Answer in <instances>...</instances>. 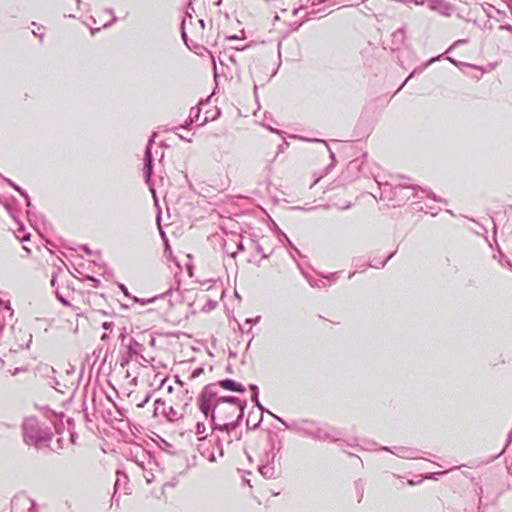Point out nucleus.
<instances>
[{
  "instance_id": "1",
  "label": "nucleus",
  "mask_w": 512,
  "mask_h": 512,
  "mask_svg": "<svg viewBox=\"0 0 512 512\" xmlns=\"http://www.w3.org/2000/svg\"><path fill=\"white\" fill-rule=\"evenodd\" d=\"M198 407L205 418H211L213 430L229 433L243 417L245 402L236 397L219 396L215 385L206 386L197 399Z\"/></svg>"
},
{
  "instance_id": "2",
  "label": "nucleus",
  "mask_w": 512,
  "mask_h": 512,
  "mask_svg": "<svg viewBox=\"0 0 512 512\" xmlns=\"http://www.w3.org/2000/svg\"><path fill=\"white\" fill-rule=\"evenodd\" d=\"M24 441L28 445L41 447L47 445L52 432L48 426L42 425L35 417H27L22 424Z\"/></svg>"
},
{
  "instance_id": "3",
  "label": "nucleus",
  "mask_w": 512,
  "mask_h": 512,
  "mask_svg": "<svg viewBox=\"0 0 512 512\" xmlns=\"http://www.w3.org/2000/svg\"><path fill=\"white\" fill-rule=\"evenodd\" d=\"M195 434L197 435V450L199 453L206 458L209 462H216V456L214 451H210L207 447V426L204 422L198 421L195 427Z\"/></svg>"
},
{
  "instance_id": "4",
  "label": "nucleus",
  "mask_w": 512,
  "mask_h": 512,
  "mask_svg": "<svg viewBox=\"0 0 512 512\" xmlns=\"http://www.w3.org/2000/svg\"><path fill=\"white\" fill-rule=\"evenodd\" d=\"M277 420H279L282 424L286 426L287 429H290L302 436L313 437V433L316 430L317 425L309 420H300L297 422H293L292 424H287L280 417L273 415Z\"/></svg>"
},
{
  "instance_id": "5",
  "label": "nucleus",
  "mask_w": 512,
  "mask_h": 512,
  "mask_svg": "<svg viewBox=\"0 0 512 512\" xmlns=\"http://www.w3.org/2000/svg\"><path fill=\"white\" fill-rule=\"evenodd\" d=\"M207 447H209L210 451L215 452L216 459L224 454L222 439L218 434L212 433L210 435V438L207 439Z\"/></svg>"
},
{
  "instance_id": "6",
  "label": "nucleus",
  "mask_w": 512,
  "mask_h": 512,
  "mask_svg": "<svg viewBox=\"0 0 512 512\" xmlns=\"http://www.w3.org/2000/svg\"><path fill=\"white\" fill-rule=\"evenodd\" d=\"M313 439L319 441H330L334 442L337 440V437L333 434L332 430H329L326 427L317 426L316 430L313 433Z\"/></svg>"
},
{
  "instance_id": "7",
  "label": "nucleus",
  "mask_w": 512,
  "mask_h": 512,
  "mask_svg": "<svg viewBox=\"0 0 512 512\" xmlns=\"http://www.w3.org/2000/svg\"><path fill=\"white\" fill-rule=\"evenodd\" d=\"M153 140L150 139L149 143L146 147L145 156H144V176L146 178V182L149 183L151 174H152V156H151V146Z\"/></svg>"
},
{
  "instance_id": "8",
  "label": "nucleus",
  "mask_w": 512,
  "mask_h": 512,
  "mask_svg": "<svg viewBox=\"0 0 512 512\" xmlns=\"http://www.w3.org/2000/svg\"><path fill=\"white\" fill-rule=\"evenodd\" d=\"M449 471L452 473L453 481H460L464 486L472 483L473 478L469 473L459 471V467H450Z\"/></svg>"
},
{
  "instance_id": "9",
  "label": "nucleus",
  "mask_w": 512,
  "mask_h": 512,
  "mask_svg": "<svg viewBox=\"0 0 512 512\" xmlns=\"http://www.w3.org/2000/svg\"><path fill=\"white\" fill-rule=\"evenodd\" d=\"M214 385L216 386L217 391H218L217 387H221L223 389L230 390V391H237V392L245 391L244 387L241 384L235 382L232 379L221 380L217 384H214Z\"/></svg>"
},
{
  "instance_id": "10",
  "label": "nucleus",
  "mask_w": 512,
  "mask_h": 512,
  "mask_svg": "<svg viewBox=\"0 0 512 512\" xmlns=\"http://www.w3.org/2000/svg\"><path fill=\"white\" fill-rule=\"evenodd\" d=\"M427 6L441 15H448V4L443 0H427Z\"/></svg>"
},
{
  "instance_id": "11",
  "label": "nucleus",
  "mask_w": 512,
  "mask_h": 512,
  "mask_svg": "<svg viewBox=\"0 0 512 512\" xmlns=\"http://www.w3.org/2000/svg\"><path fill=\"white\" fill-rule=\"evenodd\" d=\"M144 350V347L142 344L137 342L134 339H131L129 345H128V355L129 357L138 356L141 354V352Z\"/></svg>"
},
{
  "instance_id": "12",
  "label": "nucleus",
  "mask_w": 512,
  "mask_h": 512,
  "mask_svg": "<svg viewBox=\"0 0 512 512\" xmlns=\"http://www.w3.org/2000/svg\"><path fill=\"white\" fill-rule=\"evenodd\" d=\"M446 54H447V51H446V52H444L443 54H441V55L438 57V59H439V58H441V57H444ZM435 60H437V58H432V59H430V60L426 63V65H425L423 68H417V69H415V70H414V71H413V72L408 76V78L405 80V82L401 85V87L399 88V90H400V89H401V88H402V87L407 83V81H408V80H410V79L413 77V75H414L415 73H417V72H422V71L424 70V68H426L427 66H429L430 64H432Z\"/></svg>"
},
{
  "instance_id": "13",
  "label": "nucleus",
  "mask_w": 512,
  "mask_h": 512,
  "mask_svg": "<svg viewBox=\"0 0 512 512\" xmlns=\"http://www.w3.org/2000/svg\"><path fill=\"white\" fill-rule=\"evenodd\" d=\"M260 473L266 478H272L275 475V470L272 466L262 465L259 468Z\"/></svg>"
},
{
  "instance_id": "14",
  "label": "nucleus",
  "mask_w": 512,
  "mask_h": 512,
  "mask_svg": "<svg viewBox=\"0 0 512 512\" xmlns=\"http://www.w3.org/2000/svg\"><path fill=\"white\" fill-rule=\"evenodd\" d=\"M392 37H393L394 43L402 44L404 42V39H405V31H404V29L396 30L393 33Z\"/></svg>"
},
{
  "instance_id": "15",
  "label": "nucleus",
  "mask_w": 512,
  "mask_h": 512,
  "mask_svg": "<svg viewBox=\"0 0 512 512\" xmlns=\"http://www.w3.org/2000/svg\"><path fill=\"white\" fill-rule=\"evenodd\" d=\"M6 181L9 183V185L11 187H13L16 191H18L26 199L27 206H30V199H29V196L27 195V193L25 191H23L18 185L13 183L11 180L7 179Z\"/></svg>"
},
{
  "instance_id": "16",
  "label": "nucleus",
  "mask_w": 512,
  "mask_h": 512,
  "mask_svg": "<svg viewBox=\"0 0 512 512\" xmlns=\"http://www.w3.org/2000/svg\"><path fill=\"white\" fill-rule=\"evenodd\" d=\"M139 466L143 469V477L145 478L148 484L154 481V474L152 472L146 471L143 464H139Z\"/></svg>"
},
{
  "instance_id": "17",
  "label": "nucleus",
  "mask_w": 512,
  "mask_h": 512,
  "mask_svg": "<svg viewBox=\"0 0 512 512\" xmlns=\"http://www.w3.org/2000/svg\"><path fill=\"white\" fill-rule=\"evenodd\" d=\"M473 231L478 235H483L484 238L487 240V229L483 225L477 223V229H473Z\"/></svg>"
},
{
  "instance_id": "18",
  "label": "nucleus",
  "mask_w": 512,
  "mask_h": 512,
  "mask_svg": "<svg viewBox=\"0 0 512 512\" xmlns=\"http://www.w3.org/2000/svg\"><path fill=\"white\" fill-rule=\"evenodd\" d=\"M393 454L402 457V458H410L411 452L407 449H401L399 452H393Z\"/></svg>"
},
{
  "instance_id": "19",
  "label": "nucleus",
  "mask_w": 512,
  "mask_h": 512,
  "mask_svg": "<svg viewBox=\"0 0 512 512\" xmlns=\"http://www.w3.org/2000/svg\"><path fill=\"white\" fill-rule=\"evenodd\" d=\"M55 294H56V297L57 299L65 306H70V303L63 297V295L58 291L56 290L55 291Z\"/></svg>"
},
{
  "instance_id": "20",
  "label": "nucleus",
  "mask_w": 512,
  "mask_h": 512,
  "mask_svg": "<svg viewBox=\"0 0 512 512\" xmlns=\"http://www.w3.org/2000/svg\"><path fill=\"white\" fill-rule=\"evenodd\" d=\"M203 372L202 368H197L192 372L191 378H197Z\"/></svg>"
},
{
  "instance_id": "21",
  "label": "nucleus",
  "mask_w": 512,
  "mask_h": 512,
  "mask_svg": "<svg viewBox=\"0 0 512 512\" xmlns=\"http://www.w3.org/2000/svg\"><path fill=\"white\" fill-rule=\"evenodd\" d=\"M16 237L20 240V241H28L29 238H30V235L29 234H23L22 236L20 234H17Z\"/></svg>"
},
{
  "instance_id": "22",
  "label": "nucleus",
  "mask_w": 512,
  "mask_h": 512,
  "mask_svg": "<svg viewBox=\"0 0 512 512\" xmlns=\"http://www.w3.org/2000/svg\"><path fill=\"white\" fill-rule=\"evenodd\" d=\"M134 301L136 302H140L142 305L146 304V303H151L154 301V298H151V299H147V300H140L138 299L137 297H134Z\"/></svg>"
},
{
  "instance_id": "23",
  "label": "nucleus",
  "mask_w": 512,
  "mask_h": 512,
  "mask_svg": "<svg viewBox=\"0 0 512 512\" xmlns=\"http://www.w3.org/2000/svg\"><path fill=\"white\" fill-rule=\"evenodd\" d=\"M112 325L113 323L112 322H104L102 324V327L105 329V330H110L112 328Z\"/></svg>"
},
{
  "instance_id": "24",
  "label": "nucleus",
  "mask_w": 512,
  "mask_h": 512,
  "mask_svg": "<svg viewBox=\"0 0 512 512\" xmlns=\"http://www.w3.org/2000/svg\"><path fill=\"white\" fill-rule=\"evenodd\" d=\"M149 399H150V397H149V396H147L144 400H142V402H141V403L137 404V406H138L139 408H143V407L146 405V403L149 401Z\"/></svg>"
},
{
  "instance_id": "25",
  "label": "nucleus",
  "mask_w": 512,
  "mask_h": 512,
  "mask_svg": "<svg viewBox=\"0 0 512 512\" xmlns=\"http://www.w3.org/2000/svg\"><path fill=\"white\" fill-rule=\"evenodd\" d=\"M500 29L507 30L512 33V26L510 24L501 25Z\"/></svg>"
},
{
  "instance_id": "26",
  "label": "nucleus",
  "mask_w": 512,
  "mask_h": 512,
  "mask_svg": "<svg viewBox=\"0 0 512 512\" xmlns=\"http://www.w3.org/2000/svg\"><path fill=\"white\" fill-rule=\"evenodd\" d=\"M324 1L325 0H308V2H310L312 6H316Z\"/></svg>"
},
{
  "instance_id": "27",
  "label": "nucleus",
  "mask_w": 512,
  "mask_h": 512,
  "mask_svg": "<svg viewBox=\"0 0 512 512\" xmlns=\"http://www.w3.org/2000/svg\"><path fill=\"white\" fill-rule=\"evenodd\" d=\"M216 305H217L216 301H209L207 304L209 310L213 309Z\"/></svg>"
},
{
  "instance_id": "28",
  "label": "nucleus",
  "mask_w": 512,
  "mask_h": 512,
  "mask_svg": "<svg viewBox=\"0 0 512 512\" xmlns=\"http://www.w3.org/2000/svg\"><path fill=\"white\" fill-rule=\"evenodd\" d=\"M139 356L141 358V362H140L141 365H145L146 363H149V360L147 358H145L143 355L140 354Z\"/></svg>"
},
{
  "instance_id": "29",
  "label": "nucleus",
  "mask_w": 512,
  "mask_h": 512,
  "mask_svg": "<svg viewBox=\"0 0 512 512\" xmlns=\"http://www.w3.org/2000/svg\"><path fill=\"white\" fill-rule=\"evenodd\" d=\"M463 42H465V40H459V41H456L452 46H450V51H451L454 47L458 46L459 44H462Z\"/></svg>"
},
{
  "instance_id": "30",
  "label": "nucleus",
  "mask_w": 512,
  "mask_h": 512,
  "mask_svg": "<svg viewBox=\"0 0 512 512\" xmlns=\"http://www.w3.org/2000/svg\"><path fill=\"white\" fill-rule=\"evenodd\" d=\"M115 21H116V17H113V19L110 22L104 24L103 27L107 28V27L111 26Z\"/></svg>"
},
{
  "instance_id": "31",
  "label": "nucleus",
  "mask_w": 512,
  "mask_h": 512,
  "mask_svg": "<svg viewBox=\"0 0 512 512\" xmlns=\"http://www.w3.org/2000/svg\"><path fill=\"white\" fill-rule=\"evenodd\" d=\"M250 389L253 391V393H259L258 387L255 384H251Z\"/></svg>"
},
{
  "instance_id": "32",
  "label": "nucleus",
  "mask_w": 512,
  "mask_h": 512,
  "mask_svg": "<svg viewBox=\"0 0 512 512\" xmlns=\"http://www.w3.org/2000/svg\"><path fill=\"white\" fill-rule=\"evenodd\" d=\"M444 472H441L440 474H443ZM437 473H430V474H427L425 475V479H433L434 478V475H436Z\"/></svg>"
},
{
  "instance_id": "33",
  "label": "nucleus",
  "mask_w": 512,
  "mask_h": 512,
  "mask_svg": "<svg viewBox=\"0 0 512 512\" xmlns=\"http://www.w3.org/2000/svg\"><path fill=\"white\" fill-rule=\"evenodd\" d=\"M258 394L259 393H253V395H252V401L255 402V404L257 403V401H259Z\"/></svg>"
},
{
  "instance_id": "34",
  "label": "nucleus",
  "mask_w": 512,
  "mask_h": 512,
  "mask_svg": "<svg viewBox=\"0 0 512 512\" xmlns=\"http://www.w3.org/2000/svg\"><path fill=\"white\" fill-rule=\"evenodd\" d=\"M56 281H57V279H56V275H53V276H52V279H51V286H52V287H55V286H56Z\"/></svg>"
},
{
  "instance_id": "35",
  "label": "nucleus",
  "mask_w": 512,
  "mask_h": 512,
  "mask_svg": "<svg viewBox=\"0 0 512 512\" xmlns=\"http://www.w3.org/2000/svg\"><path fill=\"white\" fill-rule=\"evenodd\" d=\"M237 248H238L239 251H243L244 250V246H243L241 241L237 244Z\"/></svg>"
},
{
  "instance_id": "36",
  "label": "nucleus",
  "mask_w": 512,
  "mask_h": 512,
  "mask_svg": "<svg viewBox=\"0 0 512 512\" xmlns=\"http://www.w3.org/2000/svg\"><path fill=\"white\" fill-rule=\"evenodd\" d=\"M33 34H34L35 36H38V37L40 38V40H42V39H43V34H39V31H33Z\"/></svg>"
},
{
  "instance_id": "37",
  "label": "nucleus",
  "mask_w": 512,
  "mask_h": 512,
  "mask_svg": "<svg viewBox=\"0 0 512 512\" xmlns=\"http://www.w3.org/2000/svg\"><path fill=\"white\" fill-rule=\"evenodd\" d=\"M256 406H257L261 411H264V407L262 406V404H261L259 401H257Z\"/></svg>"
},
{
  "instance_id": "38",
  "label": "nucleus",
  "mask_w": 512,
  "mask_h": 512,
  "mask_svg": "<svg viewBox=\"0 0 512 512\" xmlns=\"http://www.w3.org/2000/svg\"><path fill=\"white\" fill-rule=\"evenodd\" d=\"M123 292L125 293V295H128V291H127V288L125 286H121Z\"/></svg>"
},
{
  "instance_id": "39",
  "label": "nucleus",
  "mask_w": 512,
  "mask_h": 512,
  "mask_svg": "<svg viewBox=\"0 0 512 512\" xmlns=\"http://www.w3.org/2000/svg\"><path fill=\"white\" fill-rule=\"evenodd\" d=\"M392 256H393V254L389 255V256H388V258L383 262L382 266H384V265L387 263V261H388L390 258H392Z\"/></svg>"
},
{
  "instance_id": "40",
  "label": "nucleus",
  "mask_w": 512,
  "mask_h": 512,
  "mask_svg": "<svg viewBox=\"0 0 512 512\" xmlns=\"http://www.w3.org/2000/svg\"><path fill=\"white\" fill-rule=\"evenodd\" d=\"M449 61H450V63H453V64H455V65H457V64H458V62H457V61H455L454 59H452L451 57L449 58Z\"/></svg>"
},
{
  "instance_id": "41",
  "label": "nucleus",
  "mask_w": 512,
  "mask_h": 512,
  "mask_svg": "<svg viewBox=\"0 0 512 512\" xmlns=\"http://www.w3.org/2000/svg\"><path fill=\"white\" fill-rule=\"evenodd\" d=\"M182 38L186 42V33L184 31L182 32Z\"/></svg>"
},
{
  "instance_id": "42",
  "label": "nucleus",
  "mask_w": 512,
  "mask_h": 512,
  "mask_svg": "<svg viewBox=\"0 0 512 512\" xmlns=\"http://www.w3.org/2000/svg\"><path fill=\"white\" fill-rule=\"evenodd\" d=\"M408 484H409V485H411V486H413V485H415V482H414L413 480H409V481H408Z\"/></svg>"
},
{
  "instance_id": "43",
  "label": "nucleus",
  "mask_w": 512,
  "mask_h": 512,
  "mask_svg": "<svg viewBox=\"0 0 512 512\" xmlns=\"http://www.w3.org/2000/svg\"><path fill=\"white\" fill-rule=\"evenodd\" d=\"M150 190L153 193V195L155 196V191H154V189L151 186H150Z\"/></svg>"
},
{
  "instance_id": "44",
  "label": "nucleus",
  "mask_w": 512,
  "mask_h": 512,
  "mask_svg": "<svg viewBox=\"0 0 512 512\" xmlns=\"http://www.w3.org/2000/svg\"><path fill=\"white\" fill-rule=\"evenodd\" d=\"M350 206H351V205H350V204H348V205L344 206V207H343V209H348V208H350Z\"/></svg>"
},
{
  "instance_id": "45",
  "label": "nucleus",
  "mask_w": 512,
  "mask_h": 512,
  "mask_svg": "<svg viewBox=\"0 0 512 512\" xmlns=\"http://www.w3.org/2000/svg\"><path fill=\"white\" fill-rule=\"evenodd\" d=\"M382 450L389 451L388 447H382Z\"/></svg>"
},
{
  "instance_id": "46",
  "label": "nucleus",
  "mask_w": 512,
  "mask_h": 512,
  "mask_svg": "<svg viewBox=\"0 0 512 512\" xmlns=\"http://www.w3.org/2000/svg\"><path fill=\"white\" fill-rule=\"evenodd\" d=\"M235 255H236V252L231 253L232 257H235Z\"/></svg>"
},
{
  "instance_id": "47",
  "label": "nucleus",
  "mask_w": 512,
  "mask_h": 512,
  "mask_svg": "<svg viewBox=\"0 0 512 512\" xmlns=\"http://www.w3.org/2000/svg\"><path fill=\"white\" fill-rule=\"evenodd\" d=\"M354 274H355V272L351 273V274L349 275V278H352V276H353Z\"/></svg>"
},
{
  "instance_id": "48",
  "label": "nucleus",
  "mask_w": 512,
  "mask_h": 512,
  "mask_svg": "<svg viewBox=\"0 0 512 512\" xmlns=\"http://www.w3.org/2000/svg\"><path fill=\"white\" fill-rule=\"evenodd\" d=\"M493 230H494V233H496V225L495 224H494Z\"/></svg>"
},
{
  "instance_id": "49",
  "label": "nucleus",
  "mask_w": 512,
  "mask_h": 512,
  "mask_svg": "<svg viewBox=\"0 0 512 512\" xmlns=\"http://www.w3.org/2000/svg\"><path fill=\"white\" fill-rule=\"evenodd\" d=\"M77 4L80 5L81 3V0H76Z\"/></svg>"
}]
</instances>
